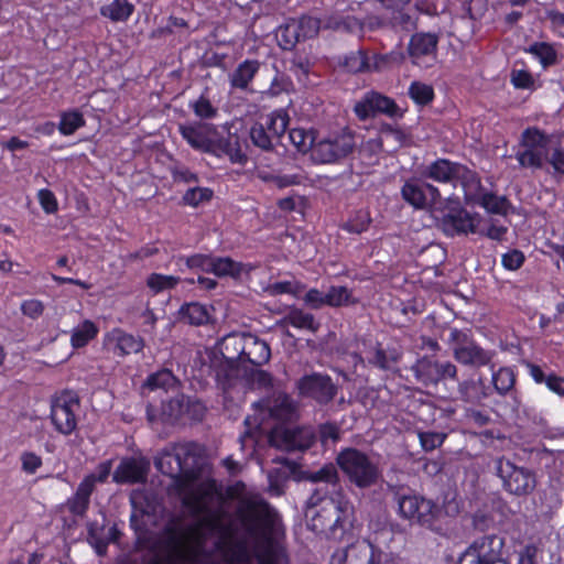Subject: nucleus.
Returning <instances> with one entry per match:
<instances>
[{"label": "nucleus", "mask_w": 564, "mask_h": 564, "mask_svg": "<svg viewBox=\"0 0 564 564\" xmlns=\"http://www.w3.org/2000/svg\"><path fill=\"white\" fill-rule=\"evenodd\" d=\"M307 513L313 520L321 519L322 527H344L350 522L354 513L352 506L345 499V496H311L307 501Z\"/></svg>", "instance_id": "nucleus-7"}, {"label": "nucleus", "mask_w": 564, "mask_h": 564, "mask_svg": "<svg viewBox=\"0 0 564 564\" xmlns=\"http://www.w3.org/2000/svg\"><path fill=\"white\" fill-rule=\"evenodd\" d=\"M297 26L290 20L284 25H281L276 31V40L279 46L284 51H291L295 47V45L302 41L300 37V33L297 32Z\"/></svg>", "instance_id": "nucleus-43"}, {"label": "nucleus", "mask_w": 564, "mask_h": 564, "mask_svg": "<svg viewBox=\"0 0 564 564\" xmlns=\"http://www.w3.org/2000/svg\"><path fill=\"white\" fill-rule=\"evenodd\" d=\"M213 197V191L208 187L195 186L188 188L183 195V202L186 205L197 207L199 204L209 202Z\"/></svg>", "instance_id": "nucleus-54"}, {"label": "nucleus", "mask_w": 564, "mask_h": 564, "mask_svg": "<svg viewBox=\"0 0 564 564\" xmlns=\"http://www.w3.org/2000/svg\"><path fill=\"white\" fill-rule=\"evenodd\" d=\"M307 479L312 482L336 484L339 479L335 465L327 464L316 471L308 474Z\"/></svg>", "instance_id": "nucleus-59"}, {"label": "nucleus", "mask_w": 564, "mask_h": 564, "mask_svg": "<svg viewBox=\"0 0 564 564\" xmlns=\"http://www.w3.org/2000/svg\"><path fill=\"white\" fill-rule=\"evenodd\" d=\"M265 291L270 295H280V294H294L297 295L301 291V288L291 281H282L269 284Z\"/></svg>", "instance_id": "nucleus-62"}, {"label": "nucleus", "mask_w": 564, "mask_h": 564, "mask_svg": "<svg viewBox=\"0 0 564 564\" xmlns=\"http://www.w3.org/2000/svg\"><path fill=\"white\" fill-rule=\"evenodd\" d=\"M267 410L271 417L279 421H293L297 417V404L286 393H274L267 400Z\"/></svg>", "instance_id": "nucleus-25"}, {"label": "nucleus", "mask_w": 564, "mask_h": 564, "mask_svg": "<svg viewBox=\"0 0 564 564\" xmlns=\"http://www.w3.org/2000/svg\"><path fill=\"white\" fill-rule=\"evenodd\" d=\"M85 124L83 115L76 110L64 112L58 126L59 132L64 135L73 134L78 128Z\"/></svg>", "instance_id": "nucleus-50"}, {"label": "nucleus", "mask_w": 564, "mask_h": 564, "mask_svg": "<svg viewBox=\"0 0 564 564\" xmlns=\"http://www.w3.org/2000/svg\"><path fill=\"white\" fill-rule=\"evenodd\" d=\"M403 199L414 208L424 209L427 207H436L441 203L440 191L419 180H409L401 189Z\"/></svg>", "instance_id": "nucleus-18"}, {"label": "nucleus", "mask_w": 564, "mask_h": 564, "mask_svg": "<svg viewBox=\"0 0 564 564\" xmlns=\"http://www.w3.org/2000/svg\"><path fill=\"white\" fill-rule=\"evenodd\" d=\"M350 292L346 286H332L325 294L326 305L343 306L350 303Z\"/></svg>", "instance_id": "nucleus-57"}, {"label": "nucleus", "mask_w": 564, "mask_h": 564, "mask_svg": "<svg viewBox=\"0 0 564 564\" xmlns=\"http://www.w3.org/2000/svg\"><path fill=\"white\" fill-rule=\"evenodd\" d=\"M411 370L416 381L424 387H435L447 379L456 380L458 373L457 367L453 362H441L427 356L417 359Z\"/></svg>", "instance_id": "nucleus-10"}, {"label": "nucleus", "mask_w": 564, "mask_h": 564, "mask_svg": "<svg viewBox=\"0 0 564 564\" xmlns=\"http://www.w3.org/2000/svg\"><path fill=\"white\" fill-rule=\"evenodd\" d=\"M528 52L536 56L544 68L556 64L557 53L554 47L545 42H536L530 45Z\"/></svg>", "instance_id": "nucleus-45"}, {"label": "nucleus", "mask_w": 564, "mask_h": 564, "mask_svg": "<svg viewBox=\"0 0 564 564\" xmlns=\"http://www.w3.org/2000/svg\"><path fill=\"white\" fill-rule=\"evenodd\" d=\"M371 223L369 214L367 212L359 210L352 218L347 220L343 228L351 234H361L366 231Z\"/></svg>", "instance_id": "nucleus-58"}, {"label": "nucleus", "mask_w": 564, "mask_h": 564, "mask_svg": "<svg viewBox=\"0 0 564 564\" xmlns=\"http://www.w3.org/2000/svg\"><path fill=\"white\" fill-rule=\"evenodd\" d=\"M279 326L292 325L300 329L316 333L319 329V323L311 313H306L301 308L292 307L288 314L278 323Z\"/></svg>", "instance_id": "nucleus-30"}, {"label": "nucleus", "mask_w": 564, "mask_h": 564, "mask_svg": "<svg viewBox=\"0 0 564 564\" xmlns=\"http://www.w3.org/2000/svg\"><path fill=\"white\" fill-rule=\"evenodd\" d=\"M206 413V406L199 400L185 397L184 419L202 421Z\"/></svg>", "instance_id": "nucleus-60"}, {"label": "nucleus", "mask_w": 564, "mask_h": 564, "mask_svg": "<svg viewBox=\"0 0 564 564\" xmlns=\"http://www.w3.org/2000/svg\"><path fill=\"white\" fill-rule=\"evenodd\" d=\"M356 149V134L349 128L329 132L317 140L313 148L312 160L319 164L337 163Z\"/></svg>", "instance_id": "nucleus-6"}, {"label": "nucleus", "mask_w": 564, "mask_h": 564, "mask_svg": "<svg viewBox=\"0 0 564 564\" xmlns=\"http://www.w3.org/2000/svg\"><path fill=\"white\" fill-rule=\"evenodd\" d=\"M354 110L361 120L375 117L377 113H383L389 117L403 116V111L393 99L377 91L367 93L362 100L355 105Z\"/></svg>", "instance_id": "nucleus-16"}, {"label": "nucleus", "mask_w": 564, "mask_h": 564, "mask_svg": "<svg viewBox=\"0 0 564 564\" xmlns=\"http://www.w3.org/2000/svg\"><path fill=\"white\" fill-rule=\"evenodd\" d=\"M503 540L498 535H487L475 541L465 552L458 564H495L501 557Z\"/></svg>", "instance_id": "nucleus-14"}, {"label": "nucleus", "mask_w": 564, "mask_h": 564, "mask_svg": "<svg viewBox=\"0 0 564 564\" xmlns=\"http://www.w3.org/2000/svg\"><path fill=\"white\" fill-rule=\"evenodd\" d=\"M185 395L177 394L169 401H163L161 406V420L174 424L184 419Z\"/></svg>", "instance_id": "nucleus-36"}, {"label": "nucleus", "mask_w": 564, "mask_h": 564, "mask_svg": "<svg viewBox=\"0 0 564 564\" xmlns=\"http://www.w3.org/2000/svg\"><path fill=\"white\" fill-rule=\"evenodd\" d=\"M180 132L188 144L202 152L213 154H226L231 160L241 162L243 155L240 154L229 139L219 135L215 126L209 123L196 122L194 124H181Z\"/></svg>", "instance_id": "nucleus-4"}, {"label": "nucleus", "mask_w": 564, "mask_h": 564, "mask_svg": "<svg viewBox=\"0 0 564 564\" xmlns=\"http://www.w3.org/2000/svg\"><path fill=\"white\" fill-rule=\"evenodd\" d=\"M248 334L232 333L225 336L219 343V351L226 362L225 377L230 380L240 377L241 357Z\"/></svg>", "instance_id": "nucleus-17"}, {"label": "nucleus", "mask_w": 564, "mask_h": 564, "mask_svg": "<svg viewBox=\"0 0 564 564\" xmlns=\"http://www.w3.org/2000/svg\"><path fill=\"white\" fill-rule=\"evenodd\" d=\"M181 319L191 325H204L209 319L207 308L199 303H187L180 310Z\"/></svg>", "instance_id": "nucleus-40"}, {"label": "nucleus", "mask_w": 564, "mask_h": 564, "mask_svg": "<svg viewBox=\"0 0 564 564\" xmlns=\"http://www.w3.org/2000/svg\"><path fill=\"white\" fill-rule=\"evenodd\" d=\"M455 181H459L465 193V199L467 203H475L477 198L482 194L484 188L480 183L478 175L468 170L463 165V171L456 175Z\"/></svg>", "instance_id": "nucleus-34"}, {"label": "nucleus", "mask_w": 564, "mask_h": 564, "mask_svg": "<svg viewBox=\"0 0 564 564\" xmlns=\"http://www.w3.org/2000/svg\"><path fill=\"white\" fill-rule=\"evenodd\" d=\"M299 394L310 398L319 405L330 403L338 392V386L327 375L313 372L305 375L296 381Z\"/></svg>", "instance_id": "nucleus-11"}, {"label": "nucleus", "mask_w": 564, "mask_h": 564, "mask_svg": "<svg viewBox=\"0 0 564 564\" xmlns=\"http://www.w3.org/2000/svg\"><path fill=\"white\" fill-rule=\"evenodd\" d=\"M511 83L516 88L529 89L534 85L533 76L524 69H513L511 72Z\"/></svg>", "instance_id": "nucleus-64"}, {"label": "nucleus", "mask_w": 564, "mask_h": 564, "mask_svg": "<svg viewBox=\"0 0 564 564\" xmlns=\"http://www.w3.org/2000/svg\"><path fill=\"white\" fill-rule=\"evenodd\" d=\"M479 217L469 214L464 208H453L443 215L440 227L445 235L454 237L456 235L476 234Z\"/></svg>", "instance_id": "nucleus-19"}, {"label": "nucleus", "mask_w": 564, "mask_h": 564, "mask_svg": "<svg viewBox=\"0 0 564 564\" xmlns=\"http://www.w3.org/2000/svg\"><path fill=\"white\" fill-rule=\"evenodd\" d=\"M134 7L128 0H115L100 8V14L112 22L126 21L133 13Z\"/></svg>", "instance_id": "nucleus-38"}, {"label": "nucleus", "mask_w": 564, "mask_h": 564, "mask_svg": "<svg viewBox=\"0 0 564 564\" xmlns=\"http://www.w3.org/2000/svg\"><path fill=\"white\" fill-rule=\"evenodd\" d=\"M390 24L394 28L411 31L417 28V19L413 18L404 9H394L391 13Z\"/></svg>", "instance_id": "nucleus-55"}, {"label": "nucleus", "mask_w": 564, "mask_h": 564, "mask_svg": "<svg viewBox=\"0 0 564 564\" xmlns=\"http://www.w3.org/2000/svg\"><path fill=\"white\" fill-rule=\"evenodd\" d=\"M176 494H245L242 481L224 486L215 476L206 448L197 442L170 443L154 458Z\"/></svg>", "instance_id": "nucleus-2"}, {"label": "nucleus", "mask_w": 564, "mask_h": 564, "mask_svg": "<svg viewBox=\"0 0 564 564\" xmlns=\"http://www.w3.org/2000/svg\"><path fill=\"white\" fill-rule=\"evenodd\" d=\"M289 116L285 111H274L263 118L262 126L268 131L269 137L275 144L281 143L289 126Z\"/></svg>", "instance_id": "nucleus-32"}, {"label": "nucleus", "mask_w": 564, "mask_h": 564, "mask_svg": "<svg viewBox=\"0 0 564 564\" xmlns=\"http://www.w3.org/2000/svg\"><path fill=\"white\" fill-rule=\"evenodd\" d=\"M405 59V55L401 51H392L387 54H376L372 57L371 70H383L397 65H401Z\"/></svg>", "instance_id": "nucleus-47"}, {"label": "nucleus", "mask_w": 564, "mask_h": 564, "mask_svg": "<svg viewBox=\"0 0 564 564\" xmlns=\"http://www.w3.org/2000/svg\"><path fill=\"white\" fill-rule=\"evenodd\" d=\"M130 501L133 509L145 518V524L158 525L165 517L162 496H130Z\"/></svg>", "instance_id": "nucleus-21"}, {"label": "nucleus", "mask_w": 564, "mask_h": 564, "mask_svg": "<svg viewBox=\"0 0 564 564\" xmlns=\"http://www.w3.org/2000/svg\"><path fill=\"white\" fill-rule=\"evenodd\" d=\"M474 204L484 207L488 213L506 216L511 208V204L506 196H497L490 192H482Z\"/></svg>", "instance_id": "nucleus-37"}, {"label": "nucleus", "mask_w": 564, "mask_h": 564, "mask_svg": "<svg viewBox=\"0 0 564 564\" xmlns=\"http://www.w3.org/2000/svg\"><path fill=\"white\" fill-rule=\"evenodd\" d=\"M260 63L256 59H247L238 65L230 74L229 80L232 88L247 90L250 82L258 73Z\"/></svg>", "instance_id": "nucleus-29"}, {"label": "nucleus", "mask_w": 564, "mask_h": 564, "mask_svg": "<svg viewBox=\"0 0 564 564\" xmlns=\"http://www.w3.org/2000/svg\"><path fill=\"white\" fill-rule=\"evenodd\" d=\"M107 339L109 343L115 344V348L120 356L139 352L144 347V341L141 337H135L120 328H115L108 333Z\"/></svg>", "instance_id": "nucleus-27"}, {"label": "nucleus", "mask_w": 564, "mask_h": 564, "mask_svg": "<svg viewBox=\"0 0 564 564\" xmlns=\"http://www.w3.org/2000/svg\"><path fill=\"white\" fill-rule=\"evenodd\" d=\"M458 394L462 401L471 404H480L488 397L487 387L481 379L459 382Z\"/></svg>", "instance_id": "nucleus-33"}, {"label": "nucleus", "mask_w": 564, "mask_h": 564, "mask_svg": "<svg viewBox=\"0 0 564 564\" xmlns=\"http://www.w3.org/2000/svg\"><path fill=\"white\" fill-rule=\"evenodd\" d=\"M112 470V459L105 460L97 465L95 470L87 475L78 487L77 494H91L96 484H104L108 480Z\"/></svg>", "instance_id": "nucleus-35"}, {"label": "nucleus", "mask_w": 564, "mask_h": 564, "mask_svg": "<svg viewBox=\"0 0 564 564\" xmlns=\"http://www.w3.org/2000/svg\"><path fill=\"white\" fill-rule=\"evenodd\" d=\"M343 67L349 73L371 72V63L365 51L358 50L345 56Z\"/></svg>", "instance_id": "nucleus-44"}, {"label": "nucleus", "mask_w": 564, "mask_h": 564, "mask_svg": "<svg viewBox=\"0 0 564 564\" xmlns=\"http://www.w3.org/2000/svg\"><path fill=\"white\" fill-rule=\"evenodd\" d=\"M290 142L301 153L313 152V148L316 141V134L314 130H306L303 128H294L289 131L288 135Z\"/></svg>", "instance_id": "nucleus-39"}, {"label": "nucleus", "mask_w": 564, "mask_h": 564, "mask_svg": "<svg viewBox=\"0 0 564 564\" xmlns=\"http://www.w3.org/2000/svg\"><path fill=\"white\" fill-rule=\"evenodd\" d=\"M336 463L349 481L360 489L369 488L381 479V471L369 456L354 447L340 451Z\"/></svg>", "instance_id": "nucleus-5"}, {"label": "nucleus", "mask_w": 564, "mask_h": 564, "mask_svg": "<svg viewBox=\"0 0 564 564\" xmlns=\"http://www.w3.org/2000/svg\"><path fill=\"white\" fill-rule=\"evenodd\" d=\"M240 377H246L252 384L260 388H267L272 383V377L269 372L258 367H249L240 371Z\"/></svg>", "instance_id": "nucleus-56"}, {"label": "nucleus", "mask_w": 564, "mask_h": 564, "mask_svg": "<svg viewBox=\"0 0 564 564\" xmlns=\"http://www.w3.org/2000/svg\"><path fill=\"white\" fill-rule=\"evenodd\" d=\"M79 401L69 394L56 398L51 405V421L55 430L67 436L77 427V414Z\"/></svg>", "instance_id": "nucleus-15"}, {"label": "nucleus", "mask_w": 564, "mask_h": 564, "mask_svg": "<svg viewBox=\"0 0 564 564\" xmlns=\"http://www.w3.org/2000/svg\"><path fill=\"white\" fill-rule=\"evenodd\" d=\"M446 435L443 433H436V432H421L419 434V438L421 442V445L424 451L430 452L437 447H440L444 441Z\"/></svg>", "instance_id": "nucleus-61"}, {"label": "nucleus", "mask_w": 564, "mask_h": 564, "mask_svg": "<svg viewBox=\"0 0 564 564\" xmlns=\"http://www.w3.org/2000/svg\"><path fill=\"white\" fill-rule=\"evenodd\" d=\"M297 32L300 33L301 40L312 39L318 34L321 22L318 19L304 15L299 20L292 19Z\"/></svg>", "instance_id": "nucleus-52"}, {"label": "nucleus", "mask_w": 564, "mask_h": 564, "mask_svg": "<svg viewBox=\"0 0 564 564\" xmlns=\"http://www.w3.org/2000/svg\"><path fill=\"white\" fill-rule=\"evenodd\" d=\"M210 272L218 276L237 278L242 272V264L229 257H213Z\"/></svg>", "instance_id": "nucleus-41"}, {"label": "nucleus", "mask_w": 564, "mask_h": 564, "mask_svg": "<svg viewBox=\"0 0 564 564\" xmlns=\"http://www.w3.org/2000/svg\"><path fill=\"white\" fill-rule=\"evenodd\" d=\"M118 531L115 527L106 530L97 523H91L88 529V541L99 555H104L107 551L109 542L117 540Z\"/></svg>", "instance_id": "nucleus-31"}, {"label": "nucleus", "mask_w": 564, "mask_h": 564, "mask_svg": "<svg viewBox=\"0 0 564 564\" xmlns=\"http://www.w3.org/2000/svg\"><path fill=\"white\" fill-rule=\"evenodd\" d=\"M406 134L397 126L383 123L379 129V137L368 142L372 149L382 150L387 147V152H395L405 144Z\"/></svg>", "instance_id": "nucleus-26"}, {"label": "nucleus", "mask_w": 564, "mask_h": 564, "mask_svg": "<svg viewBox=\"0 0 564 564\" xmlns=\"http://www.w3.org/2000/svg\"><path fill=\"white\" fill-rule=\"evenodd\" d=\"M98 334V327L89 319L84 321L79 326L74 328L70 343L74 348L86 346Z\"/></svg>", "instance_id": "nucleus-42"}, {"label": "nucleus", "mask_w": 564, "mask_h": 564, "mask_svg": "<svg viewBox=\"0 0 564 564\" xmlns=\"http://www.w3.org/2000/svg\"><path fill=\"white\" fill-rule=\"evenodd\" d=\"M150 460L143 456L122 458L115 471L112 480L117 484H141L147 480Z\"/></svg>", "instance_id": "nucleus-20"}, {"label": "nucleus", "mask_w": 564, "mask_h": 564, "mask_svg": "<svg viewBox=\"0 0 564 564\" xmlns=\"http://www.w3.org/2000/svg\"><path fill=\"white\" fill-rule=\"evenodd\" d=\"M438 36L434 33H415L411 36L408 53L413 64L420 65L423 57L436 58Z\"/></svg>", "instance_id": "nucleus-22"}, {"label": "nucleus", "mask_w": 564, "mask_h": 564, "mask_svg": "<svg viewBox=\"0 0 564 564\" xmlns=\"http://www.w3.org/2000/svg\"><path fill=\"white\" fill-rule=\"evenodd\" d=\"M496 470L503 481L505 490L509 494H530L534 489V476L503 457L497 459Z\"/></svg>", "instance_id": "nucleus-13"}, {"label": "nucleus", "mask_w": 564, "mask_h": 564, "mask_svg": "<svg viewBox=\"0 0 564 564\" xmlns=\"http://www.w3.org/2000/svg\"><path fill=\"white\" fill-rule=\"evenodd\" d=\"M249 135L252 144L263 151L270 152L276 147L269 137L268 131L264 129L261 121L254 122L251 126Z\"/></svg>", "instance_id": "nucleus-46"}, {"label": "nucleus", "mask_w": 564, "mask_h": 564, "mask_svg": "<svg viewBox=\"0 0 564 564\" xmlns=\"http://www.w3.org/2000/svg\"><path fill=\"white\" fill-rule=\"evenodd\" d=\"M402 351L395 347H383L380 343H376L367 350L368 365L388 371L392 370L400 361Z\"/></svg>", "instance_id": "nucleus-24"}, {"label": "nucleus", "mask_w": 564, "mask_h": 564, "mask_svg": "<svg viewBox=\"0 0 564 564\" xmlns=\"http://www.w3.org/2000/svg\"><path fill=\"white\" fill-rule=\"evenodd\" d=\"M270 346L257 336L248 334L241 357L240 371L250 367H260L270 360Z\"/></svg>", "instance_id": "nucleus-23"}, {"label": "nucleus", "mask_w": 564, "mask_h": 564, "mask_svg": "<svg viewBox=\"0 0 564 564\" xmlns=\"http://www.w3.org/2000/svg\"><path fill=\"white\" fill-rule=\"evenodd\" d=\"M550 140L536 128H528L522 132L520 149L516 158L523 169H542L546 161V149Z\"/></svg>", "instance_id": "nucleus-9"}, {"label": "nucleus", "mask_w": 564, "mask_h": 564, "mask_svg": "<svg viewBox=\"0 0 564 564\" xmlns=\"http://www.w3.org/2000/svg\"><path fill=\"white\" fill-rule=\"evenodd\" d=\"M516 383V376L510 368H500L492 376V384L496 391L505 395L507 394Z\"/></svg>", "instance_id": "nucleus-49"}, {"label": "nucleus", "mask_w": 564, "mask_h": 564, "mask_svg": "<svg viewBox=\"0 0 564 564\" xmlns=\"http://www.w3.org/2000/svg\"><path fill=\"white\" fill-rule=\"evenodd\" d=\"M215 496H182V505L196 518L193 524L169 516L159 539L160 547L170 556L196 560L205 552L206 534L216 535V547L227 564H289L284 547L285 529L279 513L264 501L250 502L238 511L242 529L235 538L236 525L230 514L223 510L225 498L217 497V509L209 503ZM144 564H174L170 558L153 556Z\"/></svg>", "instance_id": "nucleus-1"}, {"label": "nucleus", "mask_w": 564, "mask_h": 564, "mask_svg": "<svg viewBox=\"0 0 564 564\" xmlns=\"http://www.w3.org/2000/svg\"><path fill=\"white\" fill-rule=\"evenodd\" d=\"M180 282V278L151 273L147 279V285L154 292L160 293L165 290L174 289Z\"/></svg>", "instance_id": "nucleus-51"}, {"label": "nucleus", "mask_w": 564, "mask_h": 564, "mask_svg": "<svg viewBox=\"0 0 564 564\" xmlns=\"http://www.w3.org/2000/svg\"><path fill=\"white\" fill-rule=\"evenodd\" d=\"M453 357L462 365L480 368L491 362L492 352L480 347L471 336L462 329L448 327L444 330Z\"/></svg>", "instance_id": "nucleus-8"}, {"label": "nucleus", "mask_w": 564, "mask_h": 564, "mask_svg": "<svg viewBox=\"0 0 564 564\" xmlns=\"http://www.w3.org/2000/svg\"><path fill=\"white\" fill-rule=\"evenodd\" d=\"M525 257L522 251L518 249L509 250L502 256L501 262L507 270H518L522 267Z\"/></svg>", "instance_id": "nucleus-63"}, {"label": "nucleus", "mask_w": 564, "mask_h": 564, "mask_svg": "<svg viewBox=\"0 0 564 564\" xmlns=\"http://www.w3.org/2000/svg\"><path fill=\"white\" fill-rule=\"evenodd\" d=\"M459 171H463L462 164L438 159L425 169L423 175L436 182L448 183L455 181Z\"/></svg>", "instance_id": "nucleus-28"}, {"label": "nucleus", "mask_w": 564, "mask_h": 564, "mask_svg": "<svg viewBox=\"0 0 564 564\" xmlns=\"http://www.w3.org/2000/svg\"><path fill=\"white\" fill-rule=\"evenodd\" d=\"M410 97L419 105L425 106L434 98L433 87L420 82H414L409 88Z\"/></svg>", "instance_id": "nucleus-53"}, {"label": "nucleus", "mask_w": 564, "mask_h": 564, "mask_svg": "<svg viewBox=\"0 0 564 564\" xmlns=\"http://www.w3.org/2000/svg\"><path fill=\"white\" fill-rule=\"evenodd\" d=\"M314 441L315 435L307 427L275 426L269 434L270 445L285 452L305 451L313 445Z\"/></svg>", "instance_id": "nucleus-12"}, {"label": "nucleus", "mask_w": 564, "mask_h": 564, "mask_svg": "<svg viewBox=\"0 0 564 564\" xmlns=\"http://www.w3.org/2000/svg\"><path fill=\"white\" fill-rule=\"evenodd\" d=\"M398 503L404 518L426 527L457 516L463 507L460 496H401Z\"/></svg>", "instance_id": "nucleus-3"}, {"label": "nucleus", "mask_w": 564, "mask_h": 564, "mask_svg": "<svg viewBox=\"0 0 564 564\" xmlns=\"http://www.w3.org/2000/svg\"><path fill=\"white\" fill-rule=\"evenodd\" d=\"M178 383L177 378L169 369H162L151 375L147 380V386L150 389L169 390L175 388Z\"/></svg>", "instance_id": "nucleus-48"}]
</instances>
